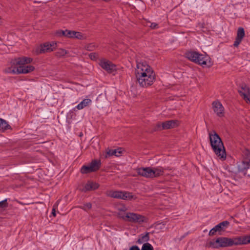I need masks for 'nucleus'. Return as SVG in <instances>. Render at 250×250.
Listing matches in <instances>:
<instances>
[{
    "label": "nucleus",
    "mask_w": 250,
    "mask_h": 250,
    "mask_svg": "<svg viewBox=\"0 0 250 250\" xmlns=\"http://www.w3.org/2000/svg\"><path fill=\"white\" fill-rule=\"evenodd\" d=\"M212 107L214 112L219 117H222L224 115V108L222 104L219 101H214L212 103Z\"/></svg>",
    "instance_id": "obj_12"
},
{
    "label": "nucleus",
    "mask_w": 250,
    "mask_h": 250,
    "mask_svg": "<svg viewBox=\"0 0 250 250\" xmlns=\"http://www.w3.org/2000/svg\"><path fill=\"white\" fill-rule=\"evenodd\" d=\"M216 232H218L216 230V229H215V228L214 227L210 230L208 234L209 236H213L216 234Z\"/></svg>",
    "instance_id": "obj_34"
},
{
    "label": "nucleus",
    "mask_w": 250,
    "mask_h": 250,
    "mask_svg": "<svg viewBox=\"0 0 250 250\" xmlns=\"http://www.w3.org/2000/svg\"><path fill=\"white\" fill-rule=\"evenodd\" d=\"M243 160L237 163L239 172H244L250 167V150L245 149L242 154Z\"/></svg>",
    "instance_id": "obj_5"
},
{
    "label": "nucleus",
    "mask_w": 250,
    "mask_h": 250,
    "mask_svg": "<svg viewBox=\"0 0 250 250\" xmlns=\"http://www.w3.org/2000/svg\"><path fill=\"white\" fill-rule=\"evenodd\" d=\"M178 125L177 120H169L162 123V128L168 129L176 127Z\"/></svg>",
    "instance_id": "obj_14"
},
{
    "label": "nucleus",
    "mask_w": 250,
    "mask_h": 250,
    "mask_svg": "<svg viewBox=\"0 0 250 250\" xmlns=\"http://www.w3.org/2000/svg\"><path fill=\"white\" fill-rule=\"evenodd\" d=\"M117 153L120 154V151H117V149H108L106 151V154L105 155V157L106 158H108L110 156H113V155H115L116 156H119V155L117 154Z\"/></svg>",
    "instance_id": "obj_25"
},
{
    "label": "nucleus",
    "mask_w": 250,
    "mask_h": 250,
    "mask_svg": "<svg viewBox=\"0 0 250 250\" xmlns=\"http://www.w3.org/2000/svg\"><path fill=\"white\" fill-rule=\"evenodd\" d=\"M119 211L120 212H125L126 210V208L125 207H122L118 208Z\"/></svg>",
    "instance_id": "obj_38"
},
{
    "label": "nucleus",
    "mask_w": 250,
    "mask_h": 250,
    "mask_svg": "<svg viewBox=\"0 0 250 250\" xmlns=\"http://www.w3.org/2000/svg\"><path fill=\"white\" fill-rule=\"evenodd\" d=\"M141 250H153V248L150 244L146 243L143 244Z\"/></svg>",
    "instance_id": "obj_28"
},
{
    "label": "nucleus",
    "mask_w": 250,
    "mask_h": 250,
    "mask_svg": "<svg viewBox=\"0 0 250 250\" xmlns=\"http://www.w3.org/2000/svg\"><path fill=\"white\" fill-rule=\"evenodd\" d=\"M2 23V20L0 17V25Z\"/></svg>",
    "instance_id": "obj_41"
},
{
    "label": "nucleus",
    "mask_w": 250,
    "mask_h": 250,
    "mask_svg": "<svg viewBox=\"0 0 250 250\" xmlns=\"http://www.w3.org/2000/svg\"><path fill=\"white\" fill-rule=\"evenodd\" d=\"M163 129L162 128V124L158 123L157 124L156 126H155L154 130L155 131L161 130Z\"/></svg>",
    "instance_id": "obj_36"
},
{
    "label": "nucleus",
    "mask_w": 250,
    "mask_h": 250,
    "mask_svg": "<svg viewBox=\"0 0 250 250\" xmlns=\"http://www.w3.org/2000/svg\"><path fill=\"white\" fill-rule=\"evenodd\" d=\"M95 47V46L94 45H93V44L91 43V44H89L88 45H87L86 46H85V48L87 50H88V51H93L94 48Z\"/></svg>",
    "instance_id": "obj_33"
},
{
    "label": "nucleus",
    "mask_w": 250,
    "mask_h": 250,
    "mask_svg": "<svg viewBox=\"0 0 250 250\" xmlns=\"http://www.w3.org/2000/svg\"><path fill=\"white\" fill-rule=\"evenodd\" d=\"M100 66L109 73H111L117 70L116 65L110 61L105 60H101L99 63Z\"/></svg>",
    "instance_id": "obj_9"
},
{
    "label": "nucleus",
    "mask_w": 250,
    "mask_h": 250,
    "mask_svg": "<svg viewBox=\"0 0 250 250\" xmlns=\"http://www.w3.org/2000/svg\"><path fill=\"white\" fill-rule=\"evenodd\" d=\"M209 138L211 146L215 154L220 159L225 160L226 153L221 138L215 131L209 133Z\"/></svg>",
    "instance_id": "obj_3"
},
{
    "label": "nucleus",
    "mask_w": 250,
    "mask_h": 250,
    "mask_svg": "<svg viewBox=\"0 0 250 250\" xmlns=\"http://www.w3.org/2000/svg\"><path fill=\"white\" fill-rule=\"evenodd\" d=\"M129 250H140L138 246H133L130 248Z\"/></svg>",
    "instance_id": "obj_39"
},
{
    "label": "nucleus",
    "mask_w": 250,
    "mask_h": 250,
    "mask_svg": "<svg viewBox=\"0 0 250 250\" xmlns=\"http://www.w3.org/2000/svg\"><path fill=\"white\" fill-rule=\"evenodd\" d=\"M33 59L31 58L22 57L15 59L12 61L11 63L14 65H18L19 67H14L13 68H9L6 70L7 73H11L13 74H27L33 71L35 69L34 66L25 64L30 63Z\"/></svg>",
    "instance_id": "obj_2"
},
{
    "label": "nucleus",
    "mask_w": 250,
    "mask_h": 250,
    "mask_svg": "<svg viewBox=\"0 0 250 250\" xmlns=\"http://www.w3.org/2000/svg\"><path fill=\"white\" fill-rule=\"evenodd\" d=\"M73 38H75L81 40L83 39V36L82 33L79 32L73 31Z\"/></svg>",
    "instance_id": "obj_32"
},
{
    "label": "nucleus",
    "mask_w": 250,
    "mask_h": 250,
    "mask_svg": "<svg viewBox=\"0 0 250 250\" xmlns=\"http://www.w3.org/2000/svg\"><path fill=\"white\" fill-rule=\"evenodd\" d=\"M51 214H52V215L53 216H56V210H55V205L54 206L53 208L52 209V211Z\"/></svg>",
    "instance_id": "obj_40"
},
{
    "label": "nucleus",
    "mask_w": 250,
    "mask_h": 250,
    "mask_svg": "<svg viewBox=\"0 0 250 250\" xmlns=\"http://www.w3.org/2000/svg\"><path fill=\"white\" fill-rule=\"evenodd\" d=\"M10 128V125L6 121L1 118H0V130L4 131Z\"/></svg>",
    "instance_id": "obj_23"
},
{
    "label": "nucleus",
    "mask_w": 250,
    "mask_h": 250,
    "mask_svg": "<svg viewBox=\"0 0 250 250\" xmlns=\"http://www.w3.org/2000/svg\"><path fill=\"white\" fill-rule=\"evenodd\" d=\"M149 232H146L145 234H141L137 241V243L139 244L147 243L149 240Z\"/></svg>",
    "instance_id": "obj_19"
},
{
    "label": "nucleus",
    "mask_w": 250,
    "mask_h": 250,
    "mask_svg": "<svg viewBox=\"0 0 250 250\" xmlns=\"http://www.w3.org/2000/svg\"><path fill=\"white\" fill-rule=\"evenodd\" d=\"M101 165V163L100 160H94L91 162L89 166L91 169L93 170L94 172L98 170L100 168Z\"/></svg>",
    "instance_id": "obj_22"
},
{
    "label": "nucleus",
    "mask_w": 250,
    "mask_h": 250,
    "mask_svg": "<svg viewBox=\"0 0 250 250\" xmlns=\"http://www.w3.org/2000/svg\"><path fill=\"white\" fill-rule=\"evenodd\" d=\"M152 170L153 171V178L159 177L164 173V169L162 168L153 167Z\"/></svg>",
    "instance_id": "obj_24"
},
{
    "label": "nucleus",
    "mask_w": 250,
    "mask_h": 250,
    "mask_svg": "<svg viewBox=\"0 0 250 250\" xmlns=\"http://www.w3.org/2000/svg\"><path fill=\"white\" fill-rule=\"evenodd\" d=\"M107 194L110 197L123 200H131L133 198L132 193L127 191L111 190Z\"/></svg>",
    "instance_id": "obj_7"
},
{
    "label": "nucleus",
    "mask_w": 250,
    "mask_h": 250,
    "mask_svg": "<svg viewBox=\"0 0 250 250\" xmlns=\"http://www.w3.org/2000/svg\"><path fill=\"white\" fill-rule=\"evenodd\" d=\"M99 184L91 181H88L82 189L83 192L95 190L99 188Z\"/></svg>",
    "instance_id": "obj_15"
},
{
    "label": "nucleus",
    "mask_w": 250,
    "mask_h": 250,
    "mask_svg": "<svg viewBox=\"0 0 250 250\" xmlns=\"http://www.w3.org/2000/svg\"><path fill=\"white\" fill-rule=\"evenodd\" d=\"M127 216V212H120L119 211L117 213V216L118 218L123 219V220L125 221L126 216Z\"/></svg>",
    "instance_id": "obj_31"
},
{
    "label": "nucleus",
    "mask_w": 250,
    "mask_h": 250,
    "mask_svg": "<svg viewBox=\"0 0 250 250\" xmlns=\"http://www.w3.org/2000/svg\"><path fill=\"white\" fill-rule=\"evenodd\" d=\"M138 174L146 178H153V171L150 167H140L136 169Z\"/></svg>",
    "instance_id": "obj_10"
},
{
    "label": "nucleus",
    "mask_w": 250,
    "mask_h": 250,
    "mask_svg": "<svg viewBox=\"0 0 250 250\" xmlns=\"http://www.w3.org/2000/svg\"><path fill=\"white\" fill-rule=\"evenodd\" d=\"M235 244L236 242H234V237L229 238L221 237L217 238L215 241H210L207 244V247L218 249L220 247H231L235 245Z\"/></svg>",
    "instance_id": "obj_4"
},
{
    "label": "nucleus",
    "mask_w": 250,
    "mask_h": 250,
    "mask_svg": "<svg viewBox=\"0 0 250 250\" xmlns=\"http://www.w3.org/2000/svg\"><path fill=\"white\" fill-rule=\"evenodd\" d=\"M185 56L189 60L198 63L203 65L206 64V62L204 59V55L194 51H188L185 53Z\"/></svg>",
    "instance_id": "obj_6"
},
{
    "label": "nucleus",
    "mask_w": 250,
    "mask_h": 250,
    "mask_svg": "<svg viewBox=\"0 0 250 250\" xmlns=\"http://www.w3.org/2000/svg\"><path fill=\"white\" fill-rule=\"evenodd\" d=\"M234 242H236L235 245L246 244L250 243V237L244 236L243 237H234Z\"/></svg>",
    "instance_id": "obj_18"
},
{
    "label": "nucleus",
    "mask_w": 250,
    "mask_h": 250,
    "mask_svg": "<svg viewBox=\"0 0 250 250\" xmlns=\"http://www.w3.org/2000/svg\"><path fill=\"white\" fill-rule=\"evenodd\" d=\"M7 200V199H5L0 202V211H4L7 208L8 206Z\"/></svg>",
    "instance_id": "obj_26"
},
{
    "label": "nucleus",
    "mask_w": 250,
    "mask_h": 250,
    "mask_svg": "<svg viewBox=\"0 0 250 250\" xmlns=\"http://www.w3.org/2000/svg\"><path fill=\"white\" fill-rule=\"evenodd\" d=\"M81 172L83 174H86L91 172H93V170L91 169L90 166H83L81 169Z\"/></svg>",
    "instance_id": "obj_27"
},
{
    "label": "nucleus",
    "mask_w": 250,
    "mask_h": 250,
    "mask_svg": "<svg viewBox=\"0 0 250 250\" xmlns=\"http://www.w3.org/2000/svg\"><path fill=\"white\" fill-rule=\"evenodd\" d=\"M150 27L152 29H156L158 27V24L155 22L151 23Z\"/></svg>",
    "instance_id": "obj_37"
},
{
    "label": "nucleus",
    "mask_w": 250,
    "mask_h": 250,
    "mask_svg": "<svg viewBox=\"0 0 250 250\" xmlns=\"http://www.w3.org/2000/svg\"><path fill=\"white\" fill-rule=\"evenodd\" d=\"M92 101L90 99H85L83 100L77 106V108L79 110L83 109L84 107L87 106L91 103Z\"/></svg>",
    "instance_id": "obj_21"
},
{
    "label": "nucleus",
    "mask_w": 250,
    "mask_h": 250,
    "mask_svg": "<svg viewBox=\"0 0 250 250\" xmlns=\"http://www.w3.org/2000/svg\"><path fill=\"white\" fill-rule=\"evenodd\" d=\"M245 35L244 28L243 27L238 28L237 31V36L233 44L234 46L237 47L239 45L244 37Z\"/></svg>",
    "instance_id": "obj_13"
},
{
    "label": "nucleus",
    "mask_w": 250,
    "mask_h": 250,
    "mask_svg": "<svg viewBox=\"0 0 250 250\" xmlns=\"http://www.w3.org/2000/svg\"><path fill=\"white\" fill-rule=\"evenodd\" d=\"M135 74L137 82L142 87L151 85L155 79V74L152 68L146 62L137 61Z\"/></svg>",
    "instance_id": "obj_1"
},
{
    "label": "nucleus",
    "mask_w": 250,
    "mask_h": 250,
    "mask_svg": "<svg viewBox=\"0 0 250 250\" xmlns=\"http://www.w3.org/2000/svg\"><path fill=\"white\" fill-rule=\"evenodd\" d=\"M125 221L133 223L141 224L145 221V217L139 214L133 212H127Z\"/></svg>",
    "instance_id": "obj_8"
},
{
    "label": "nucleus",
    "mask_w": 250,
    "mask_h": 250,
    "mask_svg": "<svg viewBox=\"0 0 250 250\" xmlns=\"http://www.w3.org/2000/svg\"><path fill=\"white\" fill-rule=\"evenodd\" d=\"M89 56L91 60H95L97 59L98 55L95 53H92L89 55Z\"/></svg>",
    "instance_id": "obj_35"
},
{
    "label": "nucleus",
    "mask_w": 250,
    "mask_h": 250,
    "mask_svg": "<svg viewBox=\"0 0 250 250\" xmlns=\"http://www.w3.org/2000/svg\"><path fill=\"white\" fill-rule=\"evenodd\" d=\"M56 34L59 36H65L68 38H73V31L65 30L58 31Z\"/></svg>",
    "instance_id": "obj_20"
},
{
    "label": "nucleus",
    "mask_w": 250,
    "mask_h": 250,
    "mask_svg": "<svg viewBox=\"0 0 250 250\" xmlns=\"http://www.w3.org/2000/svg\"><path fill=\"white\" fill-rule=\"evenodd\" d=\"M56 45L57 43L54 42H45L41 45L39 53H44L45 52H51L55 49Z\"/></svg>",
    "instance_id": "obj_11"
},
{
    "label": "nucleus",
    "mask_w": 250,
    "mask_h": 250,
    "mask_svg": "<svg viewBox=\"0 0 250 250\" xmlns=\"http://www.w3.org/2000/svg\"><path fill=\"white\" fill-rule=\"evenodd\" d=\"M92 207V205L90 203H87L84 204L82 206H79V208H82L85 211H87L90 209Z\"/></svg>",
    "instance_id": "obj_30"
},
{
    "label": "nucleus",
    "mask_w": 250,
    "mask_h": 250,
    "mask_svg": "<svg viewBox=\"0 0 250 250\" xmlns=\"http://www.w3.org/2000/svg\"><path fill=\"white\" fill-rule=\"evenodd\" d=\"M67 51L63 49H59L56 52V55L58 57H62L67 54Z\"/></svg>",
    "instance_id": "obj_29"
},
{
    "label": "nucleus",
    "mask_w": 250,
    "mask_h": 250,
    "mask_svg": "<svg viewBox=\"0 0 250 250\" xmlns=\"http://www.w3.org/2000/svg\"><path fill=\"white\" fill-rule=\"evenodd\" d=\"M229 223L228 221H223L218 225H216L214 227L218 232V234L221 235L222 231H224L225 229L229 226Z\"/></svg>",
    "instance_id": "obj_17"
},
{
    "label": "nucleus",
    "mask_w": 250,
    "mask_h": 250,
    "mask_svg": "<svg viewBox=\"0 0 250 250\" xmlns=\"http://www.w3.org/2000/svg\"><path fill=\"white\" fill-rule=\"evenodd\" d=\"M238 91L245 100H250L249 98L247 95V93L249 92V88L245 84H243L240 88L238 89Z\"/></svg>",
    "instance_id": "obj_16"
}]
</instances>
